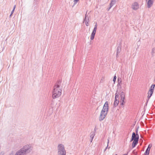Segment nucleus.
I'll use <instances>...</instances> for the list:
<instances>
[{"instance_id": "f257e3e1", "label": "nucleus", "mask_w": 155, "mask_h": 155, "mask_svg": "<svg viewBox=\"0 0 155 155\" xmlns=\"http://www.w3.org/2000/svg\"><path fill=\"white\" fill-rule=\"evenodd\" d=\"M61 83L60 80L58 81L54 87L52 96L53 99L59 97L61 94V90L60 87Z\"/></svg>"}, {"instance_id": "f03ea898", "label": "nucleus", "mask_w": 155, "mask_h": 155, "mask_svg": "<svg viewBox=\"0 0 155 155\" xmlns=\"http://www.w3.org/2000/svg\"><path fill=\"white\" fill-rule=\"evenodd\" d=\"M32 149V147L31 145H26L18 150L15 155H26L29 153Z\"/></svg>"}, {"instance_id": "7ed1b4c3", "label": "nucleus", "mask_w": 155, "mask_h": 155, "mask_svg": "<svg viewBox=\"0 0 155 155\" xmlns=\"http://www.w3.org/2000/svg\"><path fill=\"white\" fill-rule=\"evenodd\" d=\"M108 111V101H106L104 105L99 117V120L100 121H102L104 119Z\"/></svg>"}, {"instance_id": "20e7f679", "label": "nucleus", "mask_w": 155, "mask_h": 155, "mask_svg": "<svg viewBox=\"0 0 155 155\" xmlns=\"http://www.w3.org/2000/svg\"><path fill=\"white\" fill-rule=\"evenodd\" d=\"M58 155H66V151L63 145L60 144L58 147Z\"/></svg>"}, {"instance_id": "39448f33", "label": "nucleus", "mask_w": 155, "mask_h": 155, "mask_svg": "<svg viewBox=\"0 0 155 155\" xmlns=\"http://www.w3.org/2000/svg\"><path fill=\"white\" fill-rule=\"evenodd\" d=\"M132 140H134L132 144L133 148L138 143L139 139V136L137 134H136L133 132L132 134Z\"/></svg>"}, {"instance_id": "423d86ee", "label": "nucleus", "mask_w": 155, "mask_h": 155, "mask_svg": "<svg viewBox=\"0 0 155 155\" xmlns=\"http://www.w3.org/2000/svg\"><path fill=\"white\" fill-rule=\"evenodd\" d=\"M87 12L85 14V18H84V21L85 22V25L87 26H88L89 25V17H88V15H87Z\"/></svg>"}, {"instance_id": "0eeeda50", "label": "nucleus", "mask_w": 155, "mask_h": 155, "mask_svg": "<svg viewBox=\"0 0 155 155\" xmlns=\"http://www.w3.org/2000/svg\"><path fill=\"white\" fill-rule=\"evenodd\" d=\"M152 145L151 144H150L144 153V155H149V152L151 147H152Z\"/></svg>"}, {"instance_id": "6e6552de", "label": "nucleus", "mask_w": 155, "mask_h": 155, "mask_svg": "<svg viewBox=\"0 0 155 155\" xmlns=\"http://www.w3.org/2000/svg\"><path fill=\"white\" fill-rule=\"evenodd\" d=\"M132 8L134 10H136L139 8V5L137 3L135 2L134 3L132 6Z\"/></svg>"}, {"instance_id": "1a4fd4ad", "label": "nucleus", "mask_w": 155, "mask_h": 155, "mask_svg": "<svg viewBox=\"0 0 155 155\" xmlns=\"http://www.w3.org/2000/svg\"><path fill=\"white\" fill-rule=\"evenodd\" d=\"M147 2V7L150 8L153 4V2L152 0H146Z\"/></svg>"}, {"instance_id": "9d476101", "label": "nucleus", "mask_w": 155, "mask_h": 155, "mask_svg": "<svg viewBox=\"0 0 155 155\" xmlns=\"http://www.w3.org/2000/svg\"><path fill=\"white\" fill-rule=\"evenodd\" d=\"M116 0H112L111 2L110 3V7L108 9V11H109L110 9L116 3V1H115Z\"/></svg>"}, {"instance_id": "9b49d317", "label": "nucleus", "mask_w": 155, "mask_h": 155, "mask_svg": "<svg viewBox=\"0 0 155 155\" xmlns=\"http://www.w3.org/2000/svg\"><path fill=\"white\" fill-rule=\"evenodd\" d=\"M120 99L124 100L125 98V94L122 91L120 93Z\"/></svg>"}, {"instance_id": "f8f14e48", "label": "nucleus", "mask_w": 155, "mask_h": 155, "mask_svg": "<svg viewBox=\"0 0 155 155\" xmlns=\"http://www.w3.org/2000/svg\"><path fill=\"white\" fill-rule=\"evenodd\" d=\"M95 34L96 33L94 32V31L92 32L90 37V39L91 40H93L94 39Z\"/></svg>"}, {"instance_id": "ddd939ff", "label": "nucleus", "mask_w": 155, "mask_h": 155, "mask_svg": "<svg viewBox=\"0 0 155 155\" xmlns=\"http://www.w3.org/2000/svg\"><path fill=\"white\" fill-rule=\"evenodd\" d=\"M121 51V46H119L117 48V57L118 54Z\"/></svg>"}, {"instance_id": "4468645a", "label": "nucleus", "mask_w": 155, "mask_h": 155, "mask_svg": "<svg viewBox=\"0 0 155 155\" xmlns=\"http://www.w3.org/2000/svg\"><path fill=\"white\" fill-rule=\"evenodd\" d=\"M121 79L120 78L119 79V78L118 79V83L117 84V87H118L120 88L121 87Z\"/></svg>"}, {"instance_id": "2eb2a0df", "label": "nucleus", "mask_w": 155, "mask_h": 155, "mask_svg": "<svg viewBox=\"0 0 155 155\" xmlns=\"http://www.w3.org/2000/svg\"><path fill=\"white\" fill-rule=\"evenodd\" d=\"M120 105L121 107H124V105L125 103V102L124 101V100L120 99Z\"/></svg>"}, {"instance_id": "dca6fc26", "label": "nucleus", "mask_w": 155, "mask_h": 155, "mask_svg": "<svg viewBox=\"0 0 155 155\" xmlns=\"http://www.w3.org/2000/svg\"><path fill=\"white\" fill-rule=\"evenodd\" d=\"M95 132H92L91 133V134L90 136V138L91 139H92V140H93V139L95 135Z\"/></svg>"}, {"instance_id": "f3484780", "label": "nucleus", "mask_w": 155, "mask_h": 155, "mask_svg": "<svg viewBox=\"0 0 155 155\" xmlns=\"http://www.w3.org/2000/svg\"><path fill=\"white\" fill-rule=\"evenodd\" d=\"M119 103V100H116V101H114V107H116Z\"/></svg>"}, {"instance_id": "a211bd4d", "label": "nucleus", "mask_w": 155, "mask_h": 155, "mask_svg": "<svg viewBox=\"0 0 155 155\" xmlns=\"http://www.w3.org/2000/svg\"><path fill=\"white\" fill-rule=\"evenodd\" d=\"M153 91H152V90H150L148 92L149 94L152 96L153 93Z\"/></svg>"}, {"instance_id": "6ab92c4d", "label": "nucleus", "mask_w": 155, "mask_h": 155, "mask_svg": "<svg viewBox=\"0 0 155 155\" xmlns=\"http://www.w3.org/2000/svg\"><path fill=\"white\" fill-rule=\"evenodd\" d=\"M115 97H116V98H117L118 99L119 98V93L118 94L117 93V91L116 93L115 94Z\"/></svg>"}, {"instance_id": "aec40b11", "label": "nucleus", "mask_w": 155, "mask_h": 155, "mask_svg": "<svg viewBox=\"0 0 155 155\" xmlns=\"http://www.w3.org/2000/svg\"><path fill=\"white\" fill-rule=\"evenodd\" d=\"M155 87L154 84H152L150 87V90H152V91H153L154 87Z\"/></svg>"}, {"instance_id": "412c9836", "label": "nucleus", "mask_w": 155, "mask_h": 155, "mask_svg": "<svg viewBox=\"0 0 155 155\" xmlns=\"http://www.w3.org/2000/svg\"><path fill=\"white\" fill-rule=\"evenodd\" d=\"M132 153L134 155H136L137 154V152L136 150H134L133 151Z\"/></svg>"}, {"instance_id": "4be33fe9", "label": "nucleus", "mask_w": 155, "mask_h": 155, "mask_svg": "<svg viewBox=\"0 0 155 155\" xmlns=\"http://www.w3.org/2000/svg\"><path fill=\"white\" fill-rule=\"evenodd\" d=\"M79 0H74V6L77 4V3L79 1Z\"/></svg>"}, {"instance_id": "5701e85b", "label": "nucleus", "mask_w": 155, "mask_h": 155, "mask_svg": "<svg viewBox=\"0 0 155 155\" xmlns=\"http://www.w3.org/2000/svg\"><path fill=\"white\" fill-rule=\"evenodd\" d=\"M116 78H117V77H116V75H115L114 76V78H113V81H114V82H115V81H116Z\"/></svg>"}, {"instance_id": "b1692460", "label": "nucleus", "mask_w": 155, "mask_h": 155, "mask_svg": "<svg viewBox=\"0 0 155 155\" xmlns=\"http://www.w3.org/2000/svg\"><path fill=\"white\" fill-rule=\"evenodd\" d=\"M97 29V28L94 27V28L93 30L92 31H94V32L96 33Z\"/></svg>"}, {"instance_id": "393cba45", "label": "nucleus", "mask_w": 155, "mask_h": 155, "mask_svg": "<svg viewBox=\"0 0 155 155\" xmlns=\"http://www.w3.org/2000/svg\"><path fill=\"white\" fill-rule=\"evenodd\" d=\"M155 52V48H153L152 49V52L153 53H154Z\"/></svg>"}, {"instance_id": "a878e982", "label": "nucleus", "mask_w": 155, "mask_h": 155, "mask_svg": "<svg viewBox=\"0 0 155 155\" xmlns=\"http://www.w3.org/2000/svg\"><path fill=\"white\" fill-rule=\"evenodd\" d=\"M14 10H12V12H11V14H10V17H11V15H12V14L14 13Z\"/></svg>"}, {"instance_id": "bb28decb", "label": "nucleus", "mask_w": 155, "mask_h": 155, "mask_svg": "<svg viewBox=\"0 0 155 155\" xmlns=\"http://www.w3.org/2000/svg\"><path fill=\"white\" fill-rule=\"evenodd\" d=\"M151 96V95H150L149 94H148V95L147 96V98H148V99L147 100V101H148V100H149L150 98V97Z\"/></svg>"}, {"instance_id": "cd10ccee", "label": "nucleus", "mask_w": 155, "mask_h": 155, "mask_svg": "<svg viewBox=\"0 0 155 155\" xmlns=\"http://www.w3.org/2000/svg\"><path fill=\"white\" fill-rule=\"evenodd\" d=\"M118 99H118L117 98H116L115 97V101H116V100H119Z\"/></svg>"}, {"instance_id": "c85d7f7f", "label": "nucleus", "mask_w": 155, "mask_h": 155, "mask_svg": "<svg viewBox=\"0 0 155 155\" xmlns=\"http://www.w3.org/2000/svg\"><path fill=\"white\" fill-rule=\"evenodd\" d=\"M15 5L14 6V7H13V10H15Z\"/></svg>"}, {"instance_id": "c756f323", "label": "nucleus", "mask_w": 155, "mask_h": 155, "mask_svg": "<svg viewBox=\"0 0 155 155\" xmlns=\"http://www.w3.org/2000/svg\"><path fill=\"white\" fill-rule=\"evenodd\" d=\"M97 23H96L94 27L97 28Z\"/></svg>"}, {"instance_id": "7c9ffc66", "label": "nucleus", "mask_w": 155, "mask_h": 155, "mask_svg": "<svg viewBox=\"0 0 155 155\" xmlns=\"http://www.w3.org/2000/svg\"><path fill=\"white\" fill-rule=\"evenodd\" d=\"M134 141V140H132V137H131V140H130V142H131V141Z\"/></svg>"}, {"instance_id": "2f4dec72", "label": "nucleus", "mask_w": 155, "mask_h": 155, "mask_svg": "<svg viewBox=\"0 0 155 155\" xmlns=\"http://www.w3.org/2000/svg\"><path fill=\"white\" fill-rule=\"evenodd\" d=\"M136 134H137V132H138V130H136Z\"/></svg>"}, {"instance_id": "473e14b6", "label": "nucleus", "mask_w": 155, "mask_h": 155, "mask_svg": "<svg viewBox=\"0 0 155 155\" xmlns=\"http://www.w3.org/2000/svg\"><path fill=\"white\" fill-rule=\"evenodd\" d=\"M108 144H107V147H106L105 148L106 149H107V148L108 147Z\"/></svg>"}, {"instance_id": "72a5a7b5", "label": "nucleus", "mask_w": 155, "mask_h": 155, "mask_svg": "<svg viewBox=\"0 0 155 155\" xmlns=\"http://www.w3.org/2000/svg\"><path fill=\"white\" fill-rule=\"evenodd\" d=\"M109 140L108 139V141H107V144H108V143H109Z\"/></svg>"}, {"instance_id": "f704fd0d", "label": "nucleus", "mask_w": 155, "mask_h": 155, "mask_svg": "<svg viewBox=\"0 0 155 155\" xmlns=\"http://www.w3.org/2000/svg\"><path fill=\"white\" fill-rule=\"evenodd\" d=\"M92 140H92V139H91L90 141L91 142H92Z\"/></svg>"}, {"instance_id": "c9c22d12", "label": "nucleus", "mask_w": 155, "mask_h": 155, "mask_svg": "<svg viewBox=\"0 0 155 155\" xmlns=\"http://www.w3.org/2000/svg\"><path fill=\"white\" fill-rule=\"evenodd\" d=\"M106 148L104 150V151H106Z\"/></svg>"}, {"instance_id": "e433bc0d", "label": "nucleus", "mask_w": 155, "mask_h": 155, "mask_svg": "<svg viewBox=\"0 0 155 155\" xmlns=\"http://www.w3.org/2000/svg\"><path fill=\"white\" fill-rule=\"evenodd\" d=\"M110 147H109L108 148L109 149L110 148Z\"/></svg>"}, {"instance_id": "4c0bfd02", "label": "nucleus", "mask_w": 155, "mask_h": 155, "mask_svg": "<svg viewBox=\"0 0 155 155\" xmlns=\"http://www.w3.org/2000/svg\"><path fill=\"white\" fill-rule=\"evenodd\" d=\"M117 155V154H116V155Z\"/></svg>"}]
</instances>
